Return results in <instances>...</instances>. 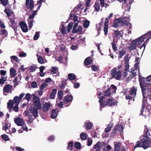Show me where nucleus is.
<instances>
[{
    "instance_id": "1",
    "label": "nucleus",
    "mask_w": 151,
    "mask_h": 151,
    "mask_svg": "<svg viewBox=\"0 0 151 151\" xmlns=\"http://www.w3.org/2000/svg\"><path fill=\"white\" fill-rule=\"evenodd\" d=\"M150 142L151 139L146 135L142 139H140V141L137 142L136 145L134 146V147L135 148L141 147L145 149H146L149 147Z\"/></svg>"
},
{
    "instance_id": "2",
    "label": "nucleus",
    "mask_w": 151,
    "mask_h": 151,
    "mask_svg": "<svg viewBox=\"0 0 151 151\" xmlns=\"http://www.w3.org/2000/svg\"><path fill=\"white\" fill-rule=\"evenodd\" d=\"M117 69L114 68L110 70V73L112 78H115L117 80H120L122 77L121 71L119 70L116 71Z\"/></svg>"
},
{
    "instance_id": "3",
    "label": "nucleus",
    "mask_w": 151,
    "mask_h": 151,
    "mask_svg": "<svg viewBox=\"0 0 151 151\" xmlns=\"http://www.w3.org/2000/svg\"><path fill=\"white\" fill-rule=\"evenodd\" d=\"M113 13H111L109 16L107 18H106L105 19L104 27V35H107L108 32V23L109 19L113 16Z\"/></svg>"
},
{
    "instance_id": "4",
    "label": "nucleus",
    "mask_w": 151,
    "mask_h": 151,
    "mask_svg": "<svg viewBox=\"0 0 151 151\" xmlns=\"http://www.w3.org/2000/svg\"><path fill=\"white\" fill-rule=\"evenodd\" d=\"M34 6L33 0H26L25 6L28 9H29L31 10H33L34 7Z\"/></svg>"
},
{
    "instance_id": "5",
    "label": "nucleus",
    "mask_w": 151,
    "mask_h": 151,
    "mask_svg": "<svg viewBox=\"0 0 151 151\" xmlns=\"http://www.w3.org/2000/svg\"><path fill=\"white\" fill-rule=\"evenodd\" d=\"M129 19L127 17H125L122 18L121 19H119L117 20L118 22L121 23L122 25L124 26H128L130 24L129 22Z\"/></svg>"
},
{
    "instance_id": "6",
    "label": "nucleus",
    "mask_w": 151,
    "mask_h": 151,
    "mask_svg": "<svg viewBox=\"0 0 151 151\" xmlns=\"http://www.w3.org/2000/svg\"><path fill=\"white\" fill-rule=\"evenodd\" d=\"M139 38L140 41L143 40V42L144 41L145 39L146 38H147V41H149V39L151 38V30L149 32L141 36Z\"/></svg>"
},
{
    "instance_id": "7",
    "label": "nucleus",
    "mask_w": 151,
    "mask_h": 151,
    "mask_svg": "<svg viewBox=\"0 0 151 151\" xmlns=\"http://www.w3.org/2000/svg\"><path fill=\"white\" fill-rule=\"evenodd\" d=\"M114 99L113 97L109 98L107 99L106 103V105L109 106H115L117 104L116 102H113Z\"/></svg>"
},
{
    "instance_id": "8",
    "label": "nucleus",
    "mask_w": 151,
    "mask_h": 151,
    "mask_svg": "<svg viewBox=\"0 0 151 151\" xmlns=\"http://www.w3.org/2000/svg\"><path fill=\"white\" fill-rule=\"evenodd\" d=\"M19 24L23 32H26L28 31L27 26L25 23L23 21H21L19 23Z\"/></svg>"
},
{
    "instance_id": "9",
    "label": "nucleus",
    "mask_w": 151,
    "mask_h": 151,
    "mask_svg": "<svg viewBox=\"0 0 151 151\" xmlns=\"http://www.w3.org/2000/svg\"><path fill=\"white\" fill-rule=\"evenodd\" d=\"M141 40L142 41H140L139 38L138 37L136 39L134 40L131 42V45L133 46L134 47L136 48V47L139 44L143 42V40Z\"/></svg>"
},
{
    "instance_id": "10",
    "label": "nucleus",
    "mask_w": 151,
    "mask_h": 151,
    "mask_svg": "<svg viewBox=\"0 0 151 151\" xmlns=\"http://www.w3.org/2000/svg\"><path fill=\"white\" fill-rule=\"evenodd\" d=\"M139 82L140 85V86L141 87L142 89V94H143V102H144L146 100V99H145V100H144L145 99V98H146V97H145L144 98V93L143 92V86H142V84L143 83H145V80H144L145 79V78L144 77H140L139 76Z\"/></svg>"
},
{
    "instance_id": "11",
    "label": "nucleus",
    "mask_w": 151,
    "mask_h": 151,
    "mask_svg": "<svg viewBox=\"0 0 151 151\" xmlns=\"http://www.w3.org/2000/svg\"><path fill=\"white\" fill-rule=\"evenodd\" d=\"M119 54L118 58L119 59L122 58L124 55H125L126 53V50L123 49L122 46L121 47L119 48Z\"/></svg>"
},
{
    "instance_id": "12",
    "label": "nucleus",
    "mask_w": 151,
    "mask_h": 151,
    "mask_svg": "<svg viewBox=\"0 0 151 151\" xmlns=\"http://www.w3.org/2000/svg\"><path fill=\"white\" fill-rule=\"evenodd\" d=\"M73 96L71 95H67L64 98V103L65 104H67L73 101Z\"/></svg>"
},
{
    "instance_id": "13",
    "label": "nucleus",
    "mask_w": 151,
    "mask_h": 151,
    "mask_svg": "<svg viewBox=\"0 0 151 151\" xmlns=\"http://www.w3.org/2000/svg\"><path fill=\"white\" fill-rule=\"evenodd\" d=\"M15 123L18 126H22L24 124L23 120L18 117L14 120Z\"/></svg>"
},
{
    "instance_id": "14",
    "label": "nucleus",
    "mask_w": 151,
    "mask_h": 151,
    "mask_svg": "<svg viewBox=\"0 0 151 151\" xmlns=\"http://www.w3.org/2000/svg\"><path fill=\"white\" fill-rule=\"evenodd\" d=\"M29 111L32 114L33 116L35 118H36L38 116V111L37 109H36L34 107H33L30 109Z\"/></svg>"
},
{
    "instance_id": "15",
    "label": "nucleus",
    "mask_w": 151,
    "mask_h": 151,
    "mask_svg": "<svg viewBox=\"0 0 151 151\" xmlns=\"http://www.w3.org/2000/svg\"><path fill=\"white\" fill-rule=\"evenodd\" d=\"M58 111L57 109H52L50 116L51 118L52 119L55 118L58 116Z\"/></svg>"
},
{
    "instance_id": "16",
    "label": "nucleus",
    "mask_w": 151,
    "mask_h": 151,
    "mask_svg": "<svg viewBox=\"0 0 151 151\" xmlns=\"http://www.w3.org/2000/svg\"><path fill=\"white\" fill-rule=\"evenodd\" d=\"M12 87V86L10 84H6L4 88L3 92L4 93H9L10 90H11Z\"/></svg>"
},
{
    "instance_id": "17",
    "label": "nucleus",
    "mask_w": 151,
    "mask_h": 151,
    "mask_svg": "<svg viewBox=\"0 0 151 151\" xmlns=\"http://www.w3.org/2000/svg\"><path fill=\"white\" fill-rule=\"evenodd\" d=\"M134 70H135L134 69L132 68V69L130 71L131 75H130L128 77L127 79V81H130L133 77L136 76V72H134Z\"/></svg>"
},
{
    "instance_id": "18",
    "label": "nucleus",
    "mask_w": 151,
    "mask_h": 151,
    "mask_svg": "<svg viewBox=\"0 0 151 151\" xmlns=\"http://www.w3.org/2000/svg\"><path fill=\"white\" fill-rule=\"evenodd\" d=\"M52 105L50 103H45L44 105L43 110L44 111H46L49 110Z\"/></svg>"
},
{
    "instance_id": "19",
    "label": "nucleus",
    "mask_w": 151,
    "mask_h": 151,
    "mask_svg": "<svg viewBox=\"0 0 151 151\" xmlns=\"http://www.w3.org/2000/svg\"><path fill=\"white\" fill-rule=\"evenodd\" d=\"M101 142H98L93 147V149L95 150V151H100L101 148Z\"/></svg>"
},
{
    "instance_id": "20",
    "label": "nucleus",
    "mask_w": 151,
    "mask_h": 151,
    "mask_svg": "<svg viewBox=\"0 0 151 151\" xmlns=\"http://www.w3.org/2000/svg\"><path fill=\"white\" fill-rule=\"evenodd\" d=\"M92 60L91 57L87 58L84 61V64L85 65H87L91 64Z\"/></svg>"
},
{
    "instance_id": "21",
    "label": "nucleus",
    "mask_w": 151,
    "mask_h": 151,
    "mask_svg": "<svg viewBox=\"0 0 151 151\" xmlns=\"http://www.w3.org/2000/svg\"><path fill=\"white\" fill-rule=\"evenodd\" d=\"M114 125L113 123L112 122L110 124H108L107 127L105 128L104 130V132L106 133H107L110 131Z\"/></svg>"
},
{
    "instance_id": "22",
    "label": "nucleus",
    "mask_w": 151,
    "mask_h": 151,
    "mask_svg": "<svg viewBox=\"0 0 151 151\" xmlns=\"http://www.w3.org/2000/svg\"><path fill=\"white\" fill-rule=\"evenodd\" d=\"M137 91V89L135 88L134 87H133L131 88V90H129V94L133 96H134L136 95Z\"/></svg>"
},
{
    "instance_id": "23",
    "label": "nucleus",
    "mask_w": 151,
    "mask_h": 151,
    "mask_svg": "<svg viewBox=\"0 0 151 151\" xmlns=\"http://www.w3.org/2000/svg\"><path fill=\"white\" fill-rule=\"evenodd\" d=\"M121 143L119 142H116L114 145V151H119L121 147Z\"/></svg>"
},
{
    "instance_id": "24",
    "label": "nucleus",
    "mask_w": 151,
    "mask_h": 151,
    "mask_svg": "<svg viewBox=\"0 0 151 151\" xmlns=\"http://www.w3.org/2000/svg\"><path fill=\"white\" fill-rule=\"evenodd\" d=\"M16 74L15 69L13 68H11L10 70V76L14 78Z\"/></svg>"
},
{
    "instance_id": "25",
    "label": "nucleus",
    "mask_w": 151,
    "mask_h": 151,
    "mask_svg": "<svg viewBox=\"0 0 151 151\" xmlns=\"http://www.w3.org/2000/svg\"><path fill=\"white\" fill-rule=\"evenodd\" d=\"M57 90L56 89H54L50 94V98L51 99H54L55 98L56 93Z\"/></svg>"
},
{
    "instance_id": "26",
    "label": "nucleus",
    "mask_w": 151,
    "mask_h": 151,
    "mask_svg": "<svg viewBox=\"0 0 151 151\" xmlns=\"http://www.w3.org/2000/svg\"><path fill=\"white\" fill-rule=\"evenodd\" d=\"M82 31L81 27L80 26H79L76 29L74 30H72V33L73 34H75L78 32H79V34H81Z\"/></svg>"
},
{
    "instance_id": "27",
    "label": "nucleus",
    "mask_w": 151,
    "mask_h": 151,
    "mask_svg": "<svg viewBox=\"0 0 151 151\" xmlns=\"http://www.w3.org/2000/svg\"><path fill=\"white\" fill-rule=\"evenodd\" d=\"M4 12L7 14L8 17H9L12 14L13 12L12 10L5 9L4 10Z\"/></svg>"
},
{
    "instance_id": "28",
    "label": "nucleus",
    "mask_w": 151,
    "mask_h": 151,
    "mask_svg": "<svg viewBox=\"0 0 151 151\" xmlns=\"http://www.w3.org/2000/svg\"><path fill=\"white\" fill-rule=\"evenodd\" d=\"M85 125V127L87 130L91 129L92 127V124L90 122L86 123Z\"/></svg>"
},
{
    "instance_id": "29",
    "label": "nucleus",
    "mask_w": 151,
    "mask_h": 151,
    "mask_svg": "<svg viewBox=\"0 0 151 151\" xmlns=\"http://www.w3.org/2000/svg\"><path fill=\"white\" fill-rule=\"evenodd\" d=\"M94 9L96 12H98L100 10V5L99 2L96 1L94 4Z\"/></svg>"
},
{
    "instance_id": "30",
    "label": "nucleus",
    "mask_w": 151,
    "mask_h": 151,
    "mask_svg": "<svg viewBox=\"0 0 151 151\" xmlns=\"http://www.w3.org/2000/svg\"><path fill=\"white\" fill-rule=\"evenodd\" d=\"M111 44L112 45V47L113 51L114 52H116L117 50V47L116 46V45L115 43V41L114 38L113 39L112 42L111 43Z\"/></svg>"
},
{
    "instance_id": "31",
    "label": "nucleus",
    "mask_w": 151,
    "mask_h": 151,
    "mask_svg": "<svg viewBox=\"0 0 151 151\" xmlns=\"http://www.w3.org/2000/svg\"><path fill=\"white\" fill-rule=\"evenodd\" d=\"M7 76L4 77L3 76H1V79H0V84L2 85L5 82L7 81Z\"/></svg>"
},
{
    "instance_id": "32",
    "label": "nucleus",
    "mask_w": 151,
    "mask_h": 151,
    "mask_svg": "<svg viewBox=\"0 0 151 151\" xmlns=\"http://www.w3.org/2000/svg\"><path fill=\"white\" fill-rule=\"evenodd\" d=\"M13 101L12 100H10L9 101V102L7 103V108L9 109H11L13 105Z\"/></svg>"
},
{
    "instance_id": "33",
    "label": "nucleus",
    "mask_w": 151,
    "mask_h": 151,
    "mask_svg": "<svg viewBox=\"0 0 151 151\" xmlns=\"http://www.w3.org/2000/svg\"><path fill=\"white\" fill-rule=\"evenodd\" d=\"M68 79L70 81L75 80L76 78V75L73 73H70L68 75Z\"/></svg>"
},
{
    "instance_id": "34",
    "label": "nucleus",
    "mask_w": 151,
    "mask_h": 151,
    "mask_svg": "<svg viewBox=\"0 0 151 151\" xmlns=\"http://www.w3.org/2000/svg\"><path fill=\"white\" fill-rule=\"evenodd\" d=\"M81 139L82 140H86L87 138L88 135L84 132L81 133L80 135Z\"/></svg>"
},
{
    "instance_id": "35",
    "label": "nucleus",
    "mask_w": 151,
    "mask_h": 151,
    "mask_svg": "<svg viewBox=\"0 0 151 151\" xmlns=\"http://www.w3.org/2000/svg\"><path fill=\"white\" fill-rule=\"evenodd\" d=\"M115 127L117 131H121V132L123 130V126L121 124H118L117 125L115 126Z\"/></svg>"
},
{
    "instance_id": "36",
    "label": "nucleus",
    "mask_w": 151,
    "mask_h": 151,
    "mask_svg": "<svg viewBox=\"0 0 151 151\" xmlns=\"http://www.w3.org/2000/svg\"><path fill=\"white\" fill-rule=\"evenodd\" d=\"M1 4L4 6H6L9 4L8 0H0Z\"/></svg>"
},
{
    "instance_id": "37",
    "label": "nucleus",
    "mask_w": 151,
    "mask_h": 151,
    "mask_svg": "<svg viewBox=\"0 0 151 151\" xmlns=\"http://www.w3.org/2000/svg\"><path fill=\"white\" fill-rule=\"evenodd\" d=\"M33 102L34 103L40 102V99L36 96L35 94H34L33 95Z\"/></svg>"
},
{
    "instance_id": "38",
    "label": "nucleus",
    "mask_w": 151,
    "mask_h": 151,
    "mask_svg": "<svg viewBox=\"0 0 151 151\" xmlns=\"http://www.w3.org/2000/svg\"><path fill=\"white\" fill-rule=\"evenodd\" d=\"M114 34L115 37H122V35L121 34L120 32L118 30H115L114 32Z\"/></svg>"
},
{
    "instance_id": "39",
    "label": "nucleus",
    "mask_w": 151,
    "mask_h": 151,
    "mask_svg": "<svg viewBox=\"0 0 151 151\" xmlns=\"http://www.w3.org/2000/svg\"><path fill=\"white\" fill-rule=\"evenodd\" d=\"M35 108L37 109L40 110L42 108V105L40 102H37V103H35Z\"/></svg>"
},
{
    "instance_id": "40",
    "label": "nucleus",
    "mask_w": 151,
    "mask_h": 151,
    "mask_svg": "<svg viewBox=\"0 0 151 151\" xmlns=\"http://www.w3.org/2000/svg\"><path fill=\"white\" fill-rule=\"evenodd\" d=\"M110 91V88H108L104 92L105 96H109L111 95Z\"/></svg>"
},
{
    "instance_id": "41",
    "label": "nucleus",
    "mask_w": 151,
    "mask_h": 151,
    "mask_svg": "<svg viewBox=\"0 0 151 151\" xmlns=\"http://www.w3.org/2000/svg\"><path fill=\"white\" fill-rule=\"evenodd\" d=\"M62 27L60 29V32L63 35H65L66 33V32L65 29V28L64 27V25L62 24L61 25Z\"/></svg>"
},
{
    "instance_id": "42",
    "label": "nucleus",
    "mask_w": 151,
    "mask_h": 151,
    "mask_svg": "<svg viewBox=\"0 0 151 151\" xmlns=\"http://www.w3.org/2000/svg\"><path fill=\"white\" fill-rule=\"evenodd\" d=\"M20 100L18 96H16L14 98L13 102L15 103L17 105H18Z\"/></svg>"
},
{
    "instance_id": "43",
    "label": "nucleus",
    "mask_w": 151,
    "mask_h": 151,
    "mask_svg": "<svg viewBox=\"0 0 151 151\" xmlns=\"http://www.w3.org/2000/svg\"><path fill=\"white\" fill-rule=\"evenodd\" d=\"M67 80L65 81H63L62 82V84L59 86V87L60 89H62L64 88L67 85L66 81Z\"/></svg>"
},
{
    "instance_id": "44",
    "label": "nucleus",
    "mask_w": 151,
    "mask_h": 151,
    "mask_svg": "<svg viewBox=\"0 0 151 151\" xmlns=\"http://www.w3.org/2000/svg\"><path fill=\"white\" fill-rule=\"evenodd\" d=\"M73 23L71 22H70L68 25V28L67 29V32L68 33H69L71 29L73 26Z\"/></svg>"
},
{
    "instance_id": "45",
    "label": "nucleus",
    "mask_w": 151,
    "mask_h": 151,
    "mask_svg": "<svg viewBox=\"0 0 151 151\" xmlns=\"http://www.w3.org/2000/svg\"><path fill=\"white\" fill-rule=\"evenodd\" d=\"M90 22L87 20H86L84 22L83 25L84 27L85 28H87L89 26Z\"/></svg>"
},
{
    "instance_id": "46",
    "label": "nucleus",
    "mask_w": 151,
    "mask_h": 151,
    "mask_svg": "<svg viewBox=\"0 0 151 151\" xmlns=\"http://www.w3.org/2000/svg\"><path fill=\"white\" fill-rule=\"evenodd\" d=\"M51 69L50 70L51 73H52L53 74H55L57 73V71L58 70V68H57L55 67H52Z\"/></svg>"
},
{
    "instance_id": "47",
    "label": "nucleus",
    "mask_w": 151,
    "mask_h": 151,
    "mask_svg": "<svg viewBox=\"0 0 151 151\" xmlns=\"http://www.w3.org/2000/svg\"><path fill=\"white\" fill-rule=\"evenodd\" d=\"M74 147L76 148L79 149L81 147V144L79 142H76L75 144Z\"/></svg>"
},
{
    "instance_id": "48",
    "label": "nucleus",
    "mask_w": 151,
    "mask_h": 151,
    "mask_svg": "<svg viewBox=\"0 0 151 151\" xmlns=\"http://www.w3.org/2000/svg\"><path fill=\"white\" fill-rule=\"evenodd\" d=\"M31 97V95L29 93H27L25 97L24 98V99L27 100L28 101H29Z\"/></svg>"
},
{
    "instance_id": "49",
    "label": "nucleus",
    "mask_w": 151,
    "mask_h": 151,
    "mask_svg": "<svg viewBox=\"0 0 151 151\" xmlns=\"http://www.w3.org/2000/svg\"><path fill=\"white\" fill-rule=\"evenodd\" d=\"M44 59L41 56H40L38 58V61L39 63L41 64H42L44 63Z\"/></svg>"
},
{
    "instance_id": "50",
    "label": "nucleus",
    "mask_w": 151,
    "mask_h": 151,
    "mask_svg": "<svg viewBox=\"0 0 151 151\" xmlns=\"http://www.w3.org/2000/svg\"><path fill=\"white\" fill-rule=\"evenodd\" d=\"M73 147V142H70L68 144V147L69 150H71Z\"/></svg>"
},
{
    "instance_id": "51",
    "label": "nucleus",
    "mask_w": 151,
    "mask_h": 151,
    "mask_svg": "<svg viewBox=\"0 0 151 151\" xmlns=\"http://www.w3.org/2000/svg\"><path fill=\"white\" fill-rule=\"evenodd\" d=\"M28 117H29V119L27 121V122L30 123H32L35 118H33L32 115H30Z\"/></svg>"
},
{
    "instance_id": "52",
    "label": "nucleus",
    "mask_w": 151,
    "mask_h": 151,
    "mask_svg": "<svg viewBox=\"0 0 151 151\" xmlns=\"http://www.w3.org/2000/svg\"><path fill=\"white\" fill-rule=\"evenodd\" d=\"M11 58L14 60L17 63H19V59L16 56L13 55L11 57Z\"/></svg>"
},
{
    "instance_id": "53",
    "label": "nucleus",
    "mask_w": 151,
    "mask_h": 151,
    "mask_svg": "<svg viewBox=\"0 0 151 151\" xmlns=\"http://www.w3.org/2000/svg\"><path fill=\"white\" fill-rule=\"evenodd\" d=\"M63 94L62 91H60L58 92V98L60 100H61L63 97Z\"/></svg>"
},
{
    "instance_id": "54",
    "label": "nucleus",
    "mask_w": 151,
    "mask_h": 151,
    "mask_svg": "<svg viewBox=\"0 0 151 151\" xmlns=\"http://www.w3.org/2000/svg\"><path fill=\"white\" fill-rule=\"evenodd\" d=\"M92 140L91 138H88L87 139V146H91L92 143Z\"/></svg>"
},
{
    "instance_id": "55",
    "label": "nucleus",
    "mask_w": 151,
    "mask_h": 151,
    "mask_svg": "<svg viewBox=\"0 0 151 151\" xmlns=\"http://www.w3.org/2000/svg\"><path fill=\"white\" fill-rule=\"evenodd\" d=\"M1 136L2 138L5 141H7L9 140V139L8 136L5 134L2 135Z\"/></svg>"
},
{
    "instance_id": "56",
    "label": "nucleus",
    "mask_w": 151,
    "mask_h": 151,
    "mask_svg": "<svg viewBox=\"0 0 151 151\" xmlns=\"http://www.w3.org/2000/svg\"><path fill=\"white\" fill-rule=\"evenodd\" d=\"M124 62L129 63V58L128 55L127 54L124 57Z\"/></svg>"
},
{
    "instance_id": "57",
    "label": "nucleus",
    "mask_w": 151,
    "mask_h": 151,
    "mask_svg": "<svg viewBox=\"0 0 151 151\" xmlns=\"http://www.w3.org/2000/svg\"><path fill=\"white\" fill-rule=\"evenodd\" d=\"M101 104H100V110L101 111L102 109L103 108H104V106H106V103L104 101H101Z\"/></svg>"
},
{
    "instance_id": "58",
    "label": "nucleus",
    "mask_w": 151,
    "mask_h": 151,
    "mask_svg": "<svg viewBox=\"0 0 151 151\" xmlns=\"http://www.w3.org/2000/svg\"><path fill=\"white\" fill-rule=\"evenodd\" d=\"M39 32H36L35 35L34 37V40H37L39 38Z\"/></svg>"
},
{
    "instance_id": "59",
    "label": "nucleus",
    "mask_w": 151,
    "mask_h": 151,
    "mask_svg": "<svg viewBox=\"0 0 151 151\" xmlns=\"http://www.w3.org/2000/svg\"><path fill=\"white\" fill-rule=\"evenodd\" d=\"M125 64V69L124 70L125 71H128V70L129 69V65L128 63H124Z\"/></svg>"
},
{
    "instance_id": "60",
    "label": "nucleus",
    "mask_w": 151,
    "mask_h": 151,
    "mask_svg": "<svg viewBox=\"0 0 151 151\" xmlns=\"http://www.w3.org/2000/svg\"><path fill=\"white\" fill-rule=\"evenodd\" d=\"M118 131L116 129L115 126L114 127V128L111 133V136H114L116 134V133Z\"/></svg>"
},
{
    "instance_id": "61",
    "label": "nucleus",
    "mask_w": 151,
    "mask_h": 151,
    "mask_svg": "<svg viewBox=\"0 0 151 151\" xmlns=\"http://www.w3.org/2000/svg\"><path fill=\"white\" fill-rule=\"evenodd\" d=\"M129 71H125L124 70V71L123 72V78H125L128 74V72Z\"/></svg>"
},
{
    "instance_id": "62",
    "label": "nucleus",
    "mask_w": 151,
    "mask_h": 151,
    "mask_svg": "<svg viewBox=\"0 0 151 151\" xmlns=\"http://www.w3.org/2000/svg\"><path fill=\"white\" fill-rule=\"evenodd\" d=\"M47 86V85L46 83H42L40 87V88L42 91L44 89L45 86Z\"/></svg>"
},
{
    "instance_id": "63",
    "label": "nucleus",
    "mask_w": 151,
    "mask_h": 151,
    "mask_svg": "<svg viewBox=\"0 0 151 151\" xmlns=\"http://www.w3.org/2000/svg\"><path fill=\"white\" fill-rule=\"evenodd\" d=\"M34 22L33 20H32L28 22V26L30 28V29L32 28L33 25V22Z\"/></svg>"
},
{
    "instance_id": "64",
    "label": "nucleus",
    "mask_w": 151,
    "mask_h": 151,
    "mask_svg": "<svg viewBox=\"0 0 151 151\" xmlns=\"http://www.w3.org/2000/svg\"><path fill=\"white\" fill-rule=\"evenodd\" d=\"M31 86L33 88H35L37 87V83L36 81L32 82L31 84Z\"/></svg>"
}]
</instances>
